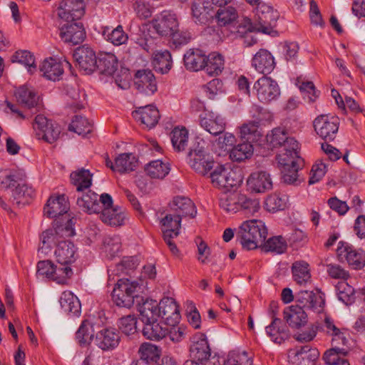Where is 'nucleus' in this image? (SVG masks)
Instances as JSON below:
<instances>
[{
  "instance_id": "nucleus-43",
  "label": "nucleus",
  "mask_w": 365,
  "mask_h": 365,
  "mask_svg": "<svg viewBox=\"0 0 365 365\" xmlns=\"http://www.w3.org/2000/svg\"><path fill=\"white\" fill-rule=\"evenodd\" d=\"M205 3H193L191 7L192 17L200 24H207L214 16L212 9Z\"/></svg>"
},
{
  "instance_id": "nucleus-42",
  "label": "nucleus",
  "mask_w": 365,
  "mask_h": 365,
  "mask_svg": "<svg viewBox=\"0 0 365 365\" xmlns=\"http://www.w3.org/2000/svg\"><path fill=\"white\" fill-rule=\"evenodd\" d=\"M292 272L294 280L299 284H306L311 280L309 264L303 260L292 264Z\"/></svg>"
},
{
  "instance_id": "nucleus-35",
  "label": "nucleus",
  "mask_w": 365,
  "mask_h": 365,
  "mask_svg": "<svg viewBox=\"0 0 365 365\" xmlns=\"http://www.w3.org/2000/svg\"><path fill=\"white\" fill-rule=\"evenodd\" d=\"M118 67L117 57L111 53L101 52L98 55L96 69L102 74L111 76Z\"/></svg>"
},
{
  "instance_id": "nucleus-20",
  "label": "nucleus",
  "mask_w": 365,
  "mask_h": 365,
  "mask_svg": "<svg viewBox=\"0 0 365 365\" xmlns=\"http://www.w3.org/2000/svg\"><path fill=\"white\" fill-rule=\"evenodd\" d=\"M120 339L115 329L106 328L97 332L95 344L103 351H112L118 346Z\"/></svg>"
},
{
  "instance_id": "nucleus-58",
  "label": "nucleus",
  "mask_w": 365,
  "mask_h": 365,
  "mask_svg": "<svg viewBox=\"0 0 365 365\" xmlns=\"http://www.w3.org/2000/svg\"><path fill=\"white\" fill-rule=\"evenodd\" d=\"M103 250L106 255L112 259L115 257L120 250V239L118 235L106 236L103 240Z\"/></svg>"
},
{
  "instance_id": "nucleus-28",
  "label": "nucleus",
  "mask_w": 365,
  "mask_h": 365,
  "mask_svg": "<svg viewBox=\"0 0 365 365\" xmlns=\"http://www.w3.org/2000/svg\"><path fill=\"white\" fill-rule=\"evenodd\" d=\"M187 158L190 167L202 175H207L214 168L215 165V162L210 154H188Z\"/></svg>"
},
{
  "instance_id": "nucleus-22",
  "label": "nucleus",
  "mask_w": 365,
  "mask_h": 365,
  "mask_svg": "<svg viewBox=\"0 0 365 365\" xmlns=\"http://www.w3.org/2000/svg\"><path fill=\"white\" fill-rule=\"evenodd\" d=\"M296 306L302 307L303 309H312L319 312L324 304V299L319 294L314 293L312 291L300 290L295 295Z\"/></svg>"
},
{
  "instance_id": "nucleus-44",
  "label": "nucleus",
  "mask_w": 365,
  "mask_h": 365,
  "mask_svg": "<svg viewBox=\"0 0 365 365\" xmlns=\"http://www.w3.org/2000/svg\"><path fill=\"white\" fill-rule=\"evenodd\" d=\"M101 220L111 226H120L123 225L125 216L118 207L101 208L100 212Z\"/></svg>"
},
{
  "instance_id": "nucleus-13",
  "label": "nucleus",
  "mask_w": 365,
  "mask_h": 365,
  "mask_svg": "<svg viewBox=\"0 0 365 365\" xmlns=\"http://www.w3.org/2000/svg\"><path fill=\"white\" fill-rule=\"evenodd\" d=\"M319 356V351L309 345L290 349L288 353L289 362L292 365H314Z\"/></svg>"
},
{
  "instance_id": "nucleus-41",
  "label": "nucleus",
  "mask_w": 365,
  "mask_h": 365,
  "mask_svg": "<svg viewBox=\"0 0 365 365\" xmlns=\"http://www.w3.org/2000/svg\"><path fill=\"white\" fill-rule=\"evenodd\" d=\"M215 16L219 26L230 29L238 19V13L235 8L227 6L219 9Z\"/></svg>"
},
{
  "instance_id": "nucleus-63",
  "label": "nucleus",
  "mask_w": 365,
  "mask_h": 365,
  "mask_svg": "<svg viewBox=\"0 0 365 365\" xmlns=\"http://www.w3.org/2000/svg\"><path fill=\"white\" fill-rule=\"evenodd\" d=\"M53 272L51 280L58 284H66L68 279L73 275V270L69 265L67 264H54Z\"/></svg>"
},
{
  "instance_id": "nucleus-18",
  "label": "nucleus",
  "mask_w": 365,
  "mask_h": 365,
  "mask_svg": "<svg viewBox=\"0 0 365 365\" xmlns=\"http://www.w3.org/2000/svg\"><path fill=\"white\" fill-rule=\"evenodd\" d=\"M176 15L170 11H164L153 21V28L163 36H170L178 28Z\"/></svg>"
},
{
  "instance_id": "nucleus-19",
  "label": "nucleus",
  "mask_w": 365,
  "mask_h": 365,
  "mask_svg": "<svg viewBox=\"0 0 365 365\" xmlns=\"http://www.w3.org/2000/svg\"><path fill=\"white\" fill-rule=\"evenodd\" d=\"M200 124L202 128L212 135L222 134L226 127L225 119L213 112H204L200 114Z\"/></svg>"
},
{
  "instance_id": "nucleus-2",
  "label": "nucleus",
  "mask_w": 365,
  "mask_h": 365,
  "mask_svg": "<svg viewBox=\"0 0 365 365\" xmlns=\"http://www.w3.org/2000/svg\"><path fill=\"white\" fill-rule=\"evenodd\" d=\"M141 285L137 281L120 279L112 292L113 302L120 307L130 308L135 302H138Z\"/></svg>"
},
{
  "instance_id": "nucleus-60",
  "label": "nucleus",
  "mask_w": 365,
  "mask_h": 365,
  "mask_svg": "<svg viewBox=\"0 0 365 365\" xmlns=\"http://www.w3.org/2000/svg\"><path fill=\"white\" fill-rule=\"evenodd\" d=\"M181 218L176 215L167 214L161 220L160 223L163 226L162 231L173 230V235L178 237L180 234L181 227Z\"/></svg>"
},
{
  "instance_id": "nucleus-11",
  "label": "nucleus",
  "mask_w": 365,
  "mask_h": 365,
  "mask_svg": "<svg viewBox=\"0 0 365 365\" xmlns=\"http://www.w3.org/2000/svg\"><path fill=\"white\" fill-rule=\"evenodd\" d=\"M34 128L38 130L36 133L38 138L49 143L57 140L61 133V126L57 123L48 120L43 115L36 116Z\"/></svg>"
},
{
  "instance_id": "nucleus-55",
  "label": "nucleus",
  "mask_w": 365,
  "mask_h": 365,
  "mask_svg": "<svg viewBox=\"0 0 365 365\" xmlns=\"http://www.w3.org/2000/svg\"><path fill=\"white\" fill-rule=\"evenodd\" d=\"M11 61L12 62H18L28 67V71L31 73H33L36 69L35 58L29 51L22 50L16 51L11 57Z\"/></svg>"
},
{
  "instance_id": "nucleus-50",
  "label": "nucleus",
  "mask_w": 365,
  "mask_h": 365,
  "mask_svg": "<svg viewBox=\"0 0 365 365\" xmlns=\"http://www.w3.org/2000/svg\"><path fill=\"white\" fill-rule=\"evenodd\" d=\"M169 164L161 160H154L147 164L145 171L151 178L163 179L170 172Z\"/></svg>"
},
{
  "instance_id": "nucleus-37",
  "label": "nucleus",
  "mask_w": 365,
  "mask_h": 365,
  "mask_svg": "<svg viewBox=\"0 0 365 365\" xmlns=\"http://www.w3.org/2000/svg\"><path fill=\"white\" fill-rule=\"evenodd\" d=\"M206 55L200 49H190L185 53L183 61L185 68L192 71L204 68Z\"/></svg>"
},
{
  "instance_id": "nucleus-40",
  "label": "nucleus",
  "mask_w": 365,
  "mask_h": 365,
  "mask_svg": "<svg viewBox=\"0 0 365 365\" xmlns=\"http://www.w3.org/2000/svg\"><path fill=\"white\" fill-rule=\"evenodd\" d=\"M59 302L65 312L73 316H79L81 311V304L78 298L71 292H63L61 294Z\"/></svg>"
},
{
  "instance_id": "nucleus-47",
  "label": "nucleus",
  "mask_w": 365,
  "mask_h": 365,
  "mask_svg": "<svg viewBox=\"0 0 365 365\" xmlns=\"http://www.w3.org/2000/svg\"><path fill=\"white\" fill-rule=\"evenodd\" d=\"M70 178L71 182L76 187V190L78 192L89 188L92 185V174L88 170L84 168L71 173Z\"/></svg>"
},
{
  "instance_id": "nucleus-38",
  "label": "nucleus",
  "mask_w": 365,
  "mask_h": 365,
  "mask_svg": "<svg viewBox=\"0 0 365 365\" xmlns=\"http://www.w3.org/2000/svg\"><path fill=\"white\" fill-rule=\"evenodd\" d=\"M34 195L35 190L20 179L12 191L13 200L18 205L28 204Z\"/></svg>"
},
{
  "instance_id": "nucleus-34",
  "label": "nucleus",
  "mask_w": 365,
  "mask_h": 365,
  "mask_svg": "<svg viewBox=\"0 0 365 365\" xmlns=\"http://www.w3.org/2000/svg\"><path fill=\"white\" fill-rule=\"evenodd\" d=\"M266 332L272 341L277 344L282 343L289 336L287 327L277 317H274L272 323L266 327Z\"/></svg>"
},
{
  "instance_id": "nucleus-52",
  "label": "nucleus",
  "mask_w": 365,
  "mask_h": 365,
  "mask_svg": "<svg viewBox=\"0 0 365 365\" xmlns=\"http://www.w3.org/2000/svg\"><path fill=\"white\" fill-rule=\"evenodd\" d=\"M262 250L265 252H272L276 254L284 253L287 248L286 240L282 236H274L269 238L261 246Z\"/></svg>"
},
{
  "instance_id": "nucleus-16",
  "label": "nucleus",
  "mask_w": 365,
  "mask_h": 365,
  "mask_svg": "<svg viewBox=\"0 0 365 365\" xmlns=\"http://www.w3.org/2000/svg\"><path fill=\"white\" fill-rule=\"evenodd\" d=\"M160 317L170 327L175 326L180 321V314L178 306L174 299L164 297L158 303Z\"/></svg>"
},
{
  "instance_id": "nucleus-31",
  "label": "nucleus",
  "mask_w": 365,
  "mask_h": 365,
  "mask_svg": "<svg viewBox=\"0 0 365 365\" xmlns=\"http://www.w3.org/2000/svg\"><path fill=\"white\" fill-rule=\"evenodd\" d=\"M252 64L260 73L269 74L275 67L273 56L266 49H260L253 57Z\"/></svg>"
},
{
  "instance_id": "nucleus-24",
  "label": "nucleus",
  "mask_w": 365,
  "mask_h": 365,
  "mask_svg": "<svg viewBox=\"0 0 365 365\" xmlns=\"http://www.w3.org/2000/svg\"><path fill=\"white\" fill-rule=\"evenodd\" d=\"M249 189L255 192H265L272 188V180L266 171L252 173L247 180Z\"/></svg>"
},
{
  "instance_id": "nucleus-62",
  "label": "nucleus",
  "mask_w": 365,
  "mask_h": 365,
  "mask_svg": "<svg viewBox=\"0 0 365 365\" xmlns=\"http://www.w3.org/2000/svg\"><path fill=\"white\" fill-rule=\"evenodd\" d=\"M66 93L71 100V102H68L71 108L74 110H81L83 108V101L86 96L84 93H81L78 88L67 86Z\"/></svg>"
},
{
  "instance_id": "nucleus-32",
  "label": "nucleus",
  "mask_w": 365,
  "mask_h": 365,
  "mask_svg": "<svg viewBox=\"0 0 365 365\" xmlns=\"http://www.w3.org/2000/svg\"><path fill=\"white\" fill-rule=\"evenodd\" d=\"M284 319L289 327L299 329L307 322V314L304 309L299 306H291L284 310Z\"/></svg>"
},
{
  "instance_id": "nucleus-59",
  "label": "nucleus",
  "mask_w": 365,
  "mask_h": 365,
  "mask_svg": "<svg viewBox=\"0 0 365 365\" xmlns=\"http://www.w3.org/2000/svg\"><path fill=\"white\" fill-rule=\"evenodd\" d=\"M103 35L107 41L115 46L123 44L128 40V36L123 31L122 26H118L112 31H110L109 29H106L103 31Z\"/></svg>"
},
{
  "instance_id": "nucleus-4",
  "label": "nucleus",
  "mask_w": 365,
  "mask_h": 365,
  "mask_svg": "<svg viewBox=\"0 0 365 365\" xmlns=\"http://www.w3.org/2000/svg\"><path fill=\"white\" fill-rule=\"evenodd\" d=\"M210 172V178L214 187L229 190L237 187L242 182L243 178L240 169H232L230 167L217 165Z\"/></svg>"
},
{
  "instance_id": "nucleus-25",
  "label": "nucleus",
  "mask_w": 365,
  "mask_h": 365,
  "mask_svg": "<svg viewBox=\"0 0 365 365\" xmlns=\"http://www.w3.org/2000/svg\"><path fill=\"white\" fill-rule=\"evenodd\" d=\"M133 118L150 129L155 127L160 119L158 108L152 105L140 107L132 113Z\"/></svg>"
},
{
  "instance_id": "nucleus-5",
  "label": "nucleus",
  "mask_w": 365,
  "mask_h": 365,
  "mask_svg": "<svg viewBox=\"0 0 365 365\" xmlns=\"http://www.w3.org/2000/svg\"><path fill=\"white\" fill-rule=\"evenodd\" d=\"M55 221L56 227L54 230H47L42 233L41 238L42 246L39 249L42 252L47 253L53 243L59 242V238L71 237L75 234L73 219H68L65 224L59 225L57 220Z\"/></svg>"
},
{
  "instance_id": "nucleus-53",
  "label": "nucleus",
  "mask_w": 365,
  "mask_h": 365,
  "mask_svg": "<svg viewBox=\"0 0 365 365\" xmlns=\"http://www.w3.org/2000/svg\"><path fill=\"white\" fill-rule=\"evenodd\" d=\"M253 153L252 145L245 140L233 147L230 152V158L235 161H242L250 158Z\"/></svg>"
},
{
  "instance_id": "nucleus-21",
  "label": "nucleus",
  "mask_w": 365,
  "mask_h": 365,
  "mask_svg": "<svg viewBox=\"0 0 365 365\" xmlns=\"http://www.w3.org/2000/svg\"><path fill=\"white\" fill-rule=\"evenodd\" d=\"M137 309L142 322H153L160 317L158 303L156 300L140 297L137 302Z\"/></svg>"
},
{
  "instance_id": "nucleus-14",
  "label": "nucleus",
  "mask_w": 365,
  "mask_h": 365,
  "mask_svg": "<svg viewBox=\"0 0 365 365\" xmlns=\"http://www.w3.org/2000/svg\"><path fill=\"white\" fill-rule=\"evenodd\" d=\"M73 58L80 68L84 71L86 73L90 74L96 70L98 56L88 45L77 48L73 53Z\"/></svg>"
},
{
  "instance_id": "nucleus-12",
  "label": "nucleus",
  "mask_w": 365,
  "mask_h": 365,
  "mask_svg": "<svg viewBox=\"0 0 365 365\" xmlns=\"http://www.w3.org/2000/svg\"><path fill=\"white\" fill-rule=\"evenodd\" d=\"M85 14V4L83 0H62L57 8L59 19L66 22L80 19Z\"/></svg>"
},
{
  "instance_id": "nucleus-23",
  "label": "nucleus",
  "mask_w": 365,
  "mask_h": 365,
  "mask_svg": "<svg viewBox=\"0 0 365 365\" xmlns=\"http://www.w3.org/2000/svg\"><path fill=\"white\" fill-rule=\"evenodd\" d=\"M211 350L207 339L205 334H200L193 337L192 343L190 348L191 360L202 363L209 358Z\"/></svg>"
},
{
  "instance_id": "nucleus-36",
  "label": "nucleus",
  "mask_w": 365,
  "mask_h": 365,
  "mask_svg": "<svg viewBox=\"0 0 365 365\" xmlns=\"http://www.w3.org/2000/svg\"><path fill=\"white\" fill-rule=\"evenodd\" d=\"M76 204L83 212L88 214L100 213L102 208L98 201V195L91 190L81 197H78Z\"/></svg>"
},
{
  "instance_id": "nucleus-46",
  "label": "nucleus",
  "mask_w": 365,
  "mask_h": 365,
  "mask_svg": "<svg viewBox=\"0 0 365 365\" xmlns=\"http://www.w3.org/2000/svg\"><path fill=\"white\" fill-rule=\"evenodd\" d=\"M172 64L171 54L168 50L159 51L155 53L153 65L157 72L167 73L171 69Z\"/></svg>"
},
{
  "instance_id": "nucleus-33",
  "label": "nucleus",
  "mask_w": 365,
  "mask_h": 365,
  "mask_svg": "<svg viewBox=\"0 0 365 365\" xmlns=\"http://www.w3.org/2000/svg\"><path fill=\"white\" fill-rule=\"evenodd\" d=\"M168 326L167 324H161L158 320L153 322H143L142 330L143 335L148 339L153 341H159L165 337L168 333Z\"/></svg>"
},
{
  "instance_id": "nucleus-30",
  "label": "nucleus",
  "mask_w": 365,
  "mask_h": 365,
  "mask_svg": "<svg viewBox=\"0 0 365 365\" xmlns=\"http://www.w3.org/2000/svg\"><path fill=\"white\" fill-rule=\"evenodd\" d=\"M63 66L68 68L71 67V63L66 60L63 62H60L55 58H50L43 61L40 70L47 79L56 81L58 80L63 73Z\"/></svg>"
},
{
  "instance_id": "nucleus-61",
  "label": "nucleus",
  "mask_w": 365,
  "mask_h": 365,
  "mask_svg": "<svg viewBox=\"0 0 365 365\" xmlns=\"http://www.w3.org/2000/svg\"><path fill=\"white\" fill-rule=\"evenodd\" d=\"M224 365H252V359L245 351H230L225 360Z\"/></svg>"
},
{
  "instance_id": "nucleus-54",
  "label": "nucleus",
  "mask_w": 365,
  "mask_h": 365,
  "mask_svg": "<svg viewBox=\"0 0 365 365\" xmlns=\"http://www.w3.org/2000/svg\"><path fill=\"white\" fill-rule=\"evenodd\" d=\"M338 298L345 304H352L355 299L354 289L346 280L339 282L336 286Z\"/></svg>"
},
{
  "instance_id": "nucleus-39",
  "label": "nucleus",
  "mask_w": 365,
  "mask_h": 365,
  "mask_svg": "<svg viewBox=\"0 0 365 365\" xmlns=\"http://www.w3.org/2000/svg\"><path fill=\"white\" fill-rule=\"evenodd\" d=\"M14 95L18 103L24 107L31 108L37 105L38 97L31 87L20 86L15 91Z\"/></svg>"
},
{
  "instance_id": "nucleus-27",
  "label": "nucleus",
  "mask_w": 365,
  "mask_h": 365,
  "mask_svg": "<svg viewBox=\"0 0 365 365\" xmlns=\"http://www.w3.org/2000/svg\"><path fill=\"white\" fill-rule=\"evenodd\" d=\"M54 254L56 262L59 264L70 266L77 258L75 245L73 242L68 240L58 242Z\"/></svg>"
},
{
  "instance_id": "nucleus-45",
  "label": "nucleus",
  "mask_w": 365,
  "mask_h": 365,
  "mask_svg": "<svg viewBox=\"0 0 365 365\" xmlns=\"http://www.w3.org/2000/svg\"><path fill=\"white\" fill-rule=\"evenodd\" d=\"M94 336L93 323L88 319L83 320L76 333V338L81 346L89 345Z\"/></svg>"
},
{
  "instance_id": "nucleus-49",
  "label": "nucleus",
  "mask_w": 365,
  "mask_h": 365,
  "mask_svg": "<svg viewBox=\"0 0 365 365\" xmlns=\"http://www.w3.org/2000/svg\"><path fill=\"white\" fill-rule=\"evenodd\" d=\"M224 68L223 56L218 53H211L206 56L204 70L210 76H217L222 73Z\"/></svg>"
},
{
  "instance_id": "nucleus-57",
  "label": "nucleus",
  "mask_w": 365,
  "mask_h": 365,
  "mask_svg": "<svg viewBox=\"0 0 365 365\" xmlns=\"http://www.w3.org/2000/svg\"><path fill=\"white\" fill-rule=\"evenodd\" d=\"M255 24H252L250 19L243 18L240 21L237 20L235 23L229 29L230 32L236 36V37H243L248 32L256 31Z\"/></svg>"
},
{
  "instance_id": "nucleus-64",
  "label": "nucleus",
  "mask_w": 365,
  "mask_h": 365,
  "mask_svg": "<svg viewBox=\"0 0 365 365\" xmlns=\"http://www.w3.org/2000/svg\"><path fill=\"white\" fill-rule=\"evenodd\" d=\"M347 353L348 351L345 348L332 347L325 351L323 360L327 365H336L344 359L341 356H344Z\"/></svg>"
},
{
  "instance_id": "nucleus-3",
  "label": "nucleus",
  "mask_w": 365,
  "mask_h": 365,
  "mask_svg": "<svg viewBox=\"0 0 365 365\" xmlns=\"http://www.w3.org/2000/svg\"><path fill=\"white\" fill-rule=\"evenodd\" d=\"M277 159L280 165L284 182L289 185H299L301 182L299 170L304 164V160L299 156V151H294V153H279Z\"/></svg>"
},
{
  "instance_id": "nucleus-1",
  "label": "nucleus",
  "mask_w": 365,
  "mask_h": 365,
  "mask_svg": "<svg viewBox=\"0 0 365 365\" xmlns=\"http://www.w3.org/2000/svg\"><path fill=\"white\" fill-rule=\"evenodd\" d=\"M267 236V230L261 220H248L244 222L236 234V239L242 247L255 250L261 247Z\"/></svg>"
},
{
  "instance_id": "nucleus-48",
  "label": "nucleus",
  "mask_w": 365,
  "mask_h": 365,
  "mask_svg": "<svg viewBox=\"0 0 365 365\" xmlns=\"http://www.w3.org/2000/svg\"><path fill=\"white\" fill-rule=\"evenodd\" d=\"M138 159L133 153H121L115 158V170L120 173L134 170L138 165Z\"/></svg>"
},
{
  "instance_id": "nucleus-15",
  "label": "nucleus",
  "mask_w": 365,
  "mask_h": 365,
  "mask_svg": "<svg viewBox=\"0 0 365 365\" xmlns=\"http://www.w3.org/2000/svg\"><path fill=\"white\" fill-rule=\"evenodd\" d=\"M60 36L63 41L76 45L85 39L86 31L81 22H66L60 29Z\"/></svg>"
},
{
  "instance_id": "nucleus-26",
  "label": "nucleus",
  "mask_w": 365,
  "mask_h": 365,
  "mask_svg": "<svg viewBox=\"0 0 365 365\" xmlns=\"http://www.w3.org/2000/svg\"><path fill=\"white\" fill-rule=\"evenodd\" d=\"M69 209L67 198L64 195L51 197L43 208L46 216L50 218H56L67 213Z\"/></svg>"
},
{
  "instance_id": "nucleus-56",
  "label": "nucleus",
  "mask_w": 365,
  "mask_h": 365,
  "mask_svg": "<svg viewBox=\"0 0 365 365\" xmlns=\"http://www.w3.org/2000/svg\"><path fill=\"white\" fill-rule=\"evenodd\" d=\"M68 130L78 135H86L92 130V124L87 118L76 115L68 126Z\"/></svg>"
},
{
  "instance_id": "nucleus-9",
  "label": "nucleus",
  "mask_w": 365,
  "mask_h": 365,
  "mask_svg": "<svg viewBox=\"0 0 365 365\" xmlns=\"http://www.w3.org/2000/svg\"><path fill=\"white\" fill-rule=\"evenodd\" d=\"M258 100L264 103L277 100L280 96V88L277 81L266 76L259 78L254 84Z\"/></svg>"
},
{
  "instance_id": "nucleus-10",
  "label": "nucleus",
  "mask_w": 365,
  "mask_h": 365,
  "mask_svg": "<svg viewBox=\"0 0 365 365\" xmlns=\"http://www.w3.org/2000/svg\"><path fill=\"white\" fill-rule=\"evenodd\" d=\"M317 134L325 140H333L339 130V119L335 115H320L313 122Z\"/></svg>"
},
{
  "instance_id": "nucleus-7",
  "label": "nucleus",
  "mask_w": 365,
  "mask_h": 365,
  "mask_svg": "<svg viewBox=\"0 0 365 365\" xmlns=\"http://www.w3.org/2000/svg\"><path fill=\"white\" fill-rule=\"evenodd\" d=\"M267 142L273 147H280L282 150L279 153H290L299 150V143L292 137L289 136L285 128L277 127L267 135Z\"/></svg>"
},
{
  "instance_id": "nucleus-8",
  "label": "nucleus",
  "mask_w": 365,
  "mask_h": 365,
  "mask_svg": "<svg viewBox=\"0 0 365 365\" xmlns=\"http://www.w3.org/2000/svg\"><path fill=\"white\" fill-rule=\"evenodd\" d=\"M337 255L340 261H346L354 269H360L365 266V252L347 242H339Z\"/></svg>"
},
{
  "instance_id": "nucleus-29",
  "label": "nucleus",
  "mask_w": 365,
  "mask_h": 365,
  "mask_svg": "<svg viewBox=\"0 0 365 365\" xmlns=\"http://www.w3.org/2000/svg\"><path fill=\"white\" fill-rule=\"evenodd\" d=\"M170 207L173 213L181 219L186 216L195 217L197 214L195 205L188 197L176 196L170 203Z\"/></svg>"
},
{
  "instance_id": "nucleus-51",
  "label": "nucleus",
  "mask_w": 365,
  "mask_h": 365,
  "mask_svg": "<svg viewBox=\"0 0 365 365\" xmlns=\"http://www.w3.org/2000/svg\"><path fill=\"white\" fill-rule=\"evenodd\" d=\"M171 142L175 151L181 152L185 150L188 143V131L182 127L175 128L171 133Z\"/></svg>"
},
{
  "instance_id": "nucleus-6",
  "label": "nucleus",
  "mask_w": 365,
  "mask_h": 365,
  "mask_svg": "<svg viewBox=\"0 0 365 365\" xmlns=\"http://www.w3.org/2000/svg\"><path fill=\"white\" fill-rule=\"evenodd\" d=\"M279 19L277 11L266 4L257 6L255 19V29L266 34H271L275 32L273 29L276 26L277 21Z\"/></svg>"
},
{
  "instance_id": "nucleus-17",
  "label": "nucleus",
  "mask_w": 365,
  "mask_h": 365,
  "mask_svg": "<svg viewBox=\"0 0 365 365\" xmlns=\"http://www.w3.org/2000/svg\"><path fill=\"white\" fill-rule=\"evenodd\" d=\"M135 86L145 95H153L158 90L155 77L149 69H140L135 74Z\"/></svg>"
}]
</instances>
